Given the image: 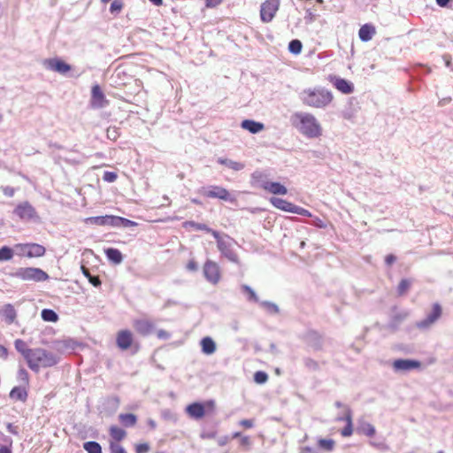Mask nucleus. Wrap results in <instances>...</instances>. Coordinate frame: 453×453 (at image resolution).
I'll return each mask as SVG.
<instances>
[{"label":"nucleus","mask_w":453,"mask_h":453,"mask_svg":"<svg viewBox=\"0 0 453 453\" xmlns=\"http://www.w3.org/2000/svg\"><path fill=\"white\" fill-rule=\"evenodd\" d=\"M290 121L295 128L309 138H317L322 134L321 126L311 113L295 112Z\"/></svg>","instance_id":"f257e3e1"},{"label":"nucleus","mask_w":453,"mask_h":453,"mask_svg":"<svg viewBox=\"0 0 453 453\" xmlns=\"http://www.w3.org/2000/svg\"><path fill=\"white\" fill-rule=\"evenodd\" d=\"M58 361L59 358L55 353L42 348H34L26 360L27 366L35 372L42 368L55 366Z\"/></svg>","instance_id":"f03ea898"},{"label":"nucleus","mask_w":453,"mask_h":453,"mask_svg":"<svg viewBox=\"0 0 453 453\" xmlns=\"http://www.w3.org/2000/svg\"><path fill=\"white\" fill-rule=\"evenodd\" d=\"M302 103L311 108H326L328 106L334 96L331 91L324 88H313L303 89L300 93Z\"/></svg>","instance_id":"7ed1b4c3"},{"label":"nucleus","mask_w":453,"mask_h":453,"mask_svg":"<svg viewBox=\"0 0 453 453\" xmlns=\"http://www.w3.org/2000/svg\"><path fill=\"white\" fill-rule=\"evenodd\" d=\"M211 235L216 239L218 250L220 251L222 256L231 262L238 263V256L233 250L234 240L227 234H220L216 230L212 232Z\"/></svg>","instance_id":"20e7f679"},{"label":"nucleus","mask_w":453,"mask_h":453,"mask_svg":"<svg viewBox=\"0 0 453 453\" xmlns=\"http://www.w3.org/2000/svg\"><path fill=\"white\" fill-rule=\"evenodd\" d=\"M215 404L213 401H207L205 403H193L186 408L187 414L195 419L203 418L207 413L213 412Z\"/></svg>","instance_id":"39448f33"},{"label":"nucleus","mask_w":453,"mask_h":453,"mask_svg":"<svg viewBox=\"0 0 453 453\" xmlns=\"http://www.w3.org/2000/svg\"><path fill=\"white\" fill-rule=\"evenodd\" d=\"M13 276L22 280L44 281L49 276L40 268L22 267L18 269Z\"/></svg>","instance_id":"423d86ee"},{"label":"nucleus","mask_w":453,"mask_h":453,"mask_svg":"<svg viewBox=\"0 0 453 453\" xmlns=\"http://www.w3.org/2000/svg\"><path fill=\"white\" fill-rule=\"evenodd\" d=\"M270 203L277 209L287 212H293L302 216H310L311 213L308 210L296 206L287 200L278 197H272Z\"/></svg>","instance_id":"0eeeda50"},{"label":"nucleus","mask_w":453,"mask_h":453,"mask_svg":"<svg viewBox=\"0 0 453 453\" xmlns=\"http://www.w3.org/2000/svg\"><path fill=\"white\" fill-rule=\"evenodd\" d=\"M280 0H265L260 7V19L264 23L271 22L280 8Z\"/></svg>","instance_id":"6e6552de"},{"label":"nucleus","mask_w":453,"mask_h":453,"mask_svg":"<svg viewBox=\"0 0 453 453\" xmlns=\"http://www.w3.org/2000/svg\"><path fill=\"white\" fill-rule=\"evenodd\" d=\"M203 274L208 281L216 285L221 278L219 265L211 260H207L203 265Z\"/></svg>","instance_id":"1a4fd4ad"},{"label":"nucleus","mask_w":453,"mask_h":453,"mask_svg":"<svg viewBox=\"0 0 453 453\" xmlns=\"http://www.w3.org/2000/svg\"><path fill=\"white\" fill-rule=\"evenodd\" d=\"M134 342V334L128 329L119 330L116 335V344L121 350H127L132 347Z\"/></svg>","instance_id":"9d476101"},{"label":"nucleus","mask_w":453,"mask_h":453,"mask_svg":"<svg viewBox=\"0 0 453 453\" xmlns=\"http://www.w3.org/2000/svg\"><path fill=\"white\" fill-rule=\"evenodd\" d=\"M44 65L48 69L60 74H65L72 70V66L69 64L58 58L46 59Z\"/></svg>","instance_id":"9b49d317"},{"label":"nucleus","mask_w":453,"mask_h":453,"mask_svg":"<svg viewBox=\"0 0 453 453\" xmlns=\"http://www.w3.org/2000/svg\"><path fill=\"white\" fill-rule=\"evenodd\" d=\"M442 314V308L440 303H435L432 306V311L426 318L418 323L419 328H427L437 321Z\"/></svg>","instance_id":"f8f14e48"},{"label":"nucleus","mask_w":453,"mask_h":453,"mask_svg":"<svg viewBox=\"0 0 453 453\" xmlns=\"http://www.w3.org/2000/svg\"><path fill=\"white\" fill-rule=\"evenodd\" d=\"M203 195L208 198H218L220 200H231L229 191L220 186H211L207 190L203 191Z\"/></svg>","instance_id":"ddd939ff"},{"label":"nucleus","mask_w":453,"mask_h":453,"mask_svg":"<svg viewBox=\"0 0 453 453\" xmlns=\"http://www.w3.org/2000/svg\"><path fill=\"white\" fill-rule=\"evenodd\" d=\"M104 92L99 85H94L91 90V106L93 108H103L108 104Z\"/></svg>","instance_id":"4468645a"},{"label":"nucleus","mask_w":453,"mask_h":453,"mask_svg":"<svg viewBox=\"0 0 453 453\" xmlns=\"http://www.w3.org/2000/svg\"><path fill=\"white\" fill-rule=\"evenodd\" d=\"M14 213L21 219H31L35 216V210L28 202H23L17 205Z\"/></svg>","instance_id":"2eb2a0df"},{"label":"nucleus","mask_w":453,"mask_h":453,"mask_svg":"<svg viewBox=\"0 0 453 453\" xmlns=\"http://www.w3.org/2000/svg\"><path fill=\"white\" fill-rule=\"evenodd\" d=\"M19 247L22 249H28L27 251V257L29 258L42 257L46 252V249L38 243H19Z\"/></svg>","instance_id":"dca6fc26"},{"label":"nucleus","mask_w":453,"mask_h":453,"mask_svg":"<svg viewBox=\"0 0 453 453\" xmlns=\"http://www.w3.org/2000/svg\"><path fill=\"white\" fill-rule=\"evenodd\" d=\"M0 318L7 325L13 324L17 318V311L14 306L11 303L4 304L0 310Z\"/></svg>","instance_id":"f3484780"},{"label":"nucleus","mask_w":453,"mask_h":453,"mask_svg":"<svg viewBox=\"0 0 453 453\" xmlns=\"http://www.w3.org/2000/svg\"><path fill=\"white\" fill-rule=\"evenodd\" d=\"M114 219L113 215H105V216H96V217H89L84 219V222L88 225H96V226H113Z\"/></svg>","instance_id":"a211bd4d"},{"label":"nucleus","mask_w":453,"mask_h":453,"mask_svg":"<svg viewBox=\"0 0 453 453\" xmlns=\"http://www.w3.org/2000/svg\"><path fill=\"white\" fill-rule=\"evenodd\" d=\"M135 331L143 336L151 334L155 328L154 324L148 319H137L134 322Z\"/></svg>","instance_id":"6ab92c4d"},{"label":"nucleus","mask_w":453,"mask_h":453,"mask_svg":"<svg viewBox=\"0 0 453 453\" xmlns=\"http://www.w3.org/2000/svg\"><path fill=\"white\" fill-rule=\"evenodd\" d=\"M338 421H344L346 426L341 430V434L343 437H349L353 434V424H352V412L349 409H347L343 417L336 418Z\"/></svg>","instance_id":"aec40b11"},{"label":"nucleus","mask_w":453,"mask_h":453,"mask_svg":"<svg viewBox=\"0 0 453 453\" xmlns=\"http://www.w3.org/2000/svg\"><path fill=\"white\" fill-rule=\"evenodd\" d=\"M264 190L273 195H286L288 193L287 188L280 182L266 181L262 185Z\"/></svg>","instance_id":"412c9836"},{"label":"nucleus","mask_w":453,"mask_h":453,"mask_svg":"<svg viewBox=\"0 0 453 453\" xmlns=\"http://www.w3.org/2000/svg\"><path fill=\"white\" fill-rule=\"evenodd\" d=\"M420 363L416 360H409V359H397L393 363V367L395 370H403L408 371L412 369H417L420 367Z\"/></svg>","instance_id":"4be33fe9"},{"label":"nucleus","mask_w":453,"mask_h":453,"mask_svg":"<svg viewBox=\"0 0 453 453\" xmlns=\"http://www.w3.org/2000/svg\"><path fill=\"white\" fill-rule=\"evenodd\" d=\"M109 434L111 436L110 442L119 443L127 437V432L116 425H112L109 427Z\"/></svg>","instance_id":"5701e85b"},{"label":"nucleus","mask_w":453,"mask_h":453,"mask_svg":"<svg viewBox=\"0 0 453 453\" xmlns=\"http://www.w3.org/2000/svg\"><path fill=\"white\" fill-rule=\"evenodd\" d=\"M27 388L25 386L14 387L10 392V398L14 401L26 402L28 396Z\"/></svg>","instance_id":"b1692460"},{"label":"nucleus","mask_w":453,"mask_h":453,"mask_svg":"<svg viewBox=\"0 0 453 453\" xmlns=\"http://www.w3.org/2000/svg\"><path fill=\"white\" fill-rule=\"evenodd\" d=\"M242 128L248 130L251 134H257L264 130L265 126L263 123L257 122L251 119H244L241 123Z\"/></svg>","instance_id":"393cba45"},{"label":"nucleus","mask_w":453,"mask_h":453,"mask_svg":"<svg viewBox=\"0 0 453 453\" xmlns=\"http://www.w3.org/2000/svg\"><path fill=\"white\" fill-rule=\"evenodd\" d=\"M200 345L203 353L206 355H211L216 351V343L212 338L209 336L203 337L200 342Z\"/></svg>","instance_id":"a878e982"},{"label":"nucleus","mask_w":453,"mask_h":453,"mask_svg":"<svg viewBox=\"0 0 453 453\" xmlns=\"http://www.w3.org/2000/svg\"><path fill=\"white\" fill-rule=\"evenodd\" d=\"M375 32V27L373 26L365 24L360 27L358 35L363 42H367L372 38Z\"/></svg>","instance_id":"bb28decb"},{"label":"nucleus","mask_w":453,"mask_h":453,"mask_svg":"<svg viewBox=\"0 0 453 453\" xmlns=\"http://www.w3.org/2000/svg\"><path fill=\"white\" fill-rule=\"evenodd\" d=\"M118 418L120 424L125 427H133L137 423V417L133 413H120Z\"/></svg>","instance_id":"cd10ccee"},{"label":"nucleus","mask_w":453,"mask_h":453,"mask_svg":"<svg viewBox=\"0 0 453 453\" xmlns=\"http://www.w3.org/2000/svg\"><path fill=\"white\" fill-rule=\"evenodd\" d=\"M334 85L339 91L343 94H350L354 89L353 85L349 81L342 78L336 79Z\"/></svg>","instance_id":"c85d7f7f"},{"label":"nucleus","mask_w":453,"mask_h":453,"mask_svg":"<svg viewBox=\"0 0 453 453\" xmlns=\"http://www.w3.org/2000/svg\"><path fill=\"white\" fill-rule=\"evenodd\" d=\"M104 253L107 258L115 265L120 264L123 260V256L118 249L108 248L104 250Z\"/></svg>","instance_id":"c756f323"},{"label":"nucleus","mask_w":453,"mask_h":453,"mask_svg":"<svg viewBox=\"0 0 453 453\" xmlns=\"http://www.w3.org/2000/svg\"><path fill=\"white\" fill-rule=\"evenodd\" d=\"M182 226H183L184 228L190 227V228H193L195 230L205 231V232H207V233H209L211 234L214 231L212 228L209 227L205 224L196 223V222L192 221V220L185 221Z\"/></svg>","instance_id":"7c9ffc66"},{"label":"nucleus","mask_w":453,"mask_h":453,"mask_svg":"<svg viewBox=\"0 0 453 453\" xmlns=\"http://www.w3.org/2000/svg\"><path fill=\"white\" fill-rule=\"evenodd\" d=\"M14 346L17 351L22 355L25 360L27 359L29 352L33 349L31 348H27V343L21 339H17L14 342Z\"/></svg>","instance_id":"2f4dec72"},{"label":"nucleus","mask_w":453,"mask_h":453,"mask_svg":"<svg viewBox=\"0 0 453 453\" xmlns=\"http://www.w3.org/2000/svg\"><path fill=\"white\" fill-rule=\"evenodd\" d=\"M317 445L320 449L331 452L334 449L335 441L333 439L320 438L318 440Z\"/></svg>","instance_id":"473e14b6"},{"label":"nucleus","mask_w":453,"mask_h":453,"mask_svg":"<svg viewBox=\"0 0 453 453\" xmlns=\"http://www.w3.org/2000/svg\"><path fill=\"white\" fill-rule=\"evenodd\" d=\"M357 432L368 437H372L375 434V428L370 423H363L358 426Z\"/></svg>","instance_id":"72a5a7b5"},{"label":"nucleus","mask_w":453,"mask_h":453,"mask_svg":"<svg viewBox=\"0 0 453 453\" xmlns=\"http://www.w3.org/2000/svg\"><path fill=\"white\" fill-rule=\"evenodd\" d=\"M81 272L84 274V276L88 280V281L94 286V287H99L101 286V280L98 276H93L91 275L89 270L82 265L81 266Z\"/></svg>","instance_id":"f704fd0d"},{"label":"nucleus","mask_w":453,"mask_h":453,"mask_svg":"<svg viewBox=\"0 0 453 453\" xmlns=\"http://www.w3.org/2000/svg\"><path fill=\"white\" fill-rule=\"evenodd\" d=\"M220 165H225L234 171H240L244 168V165L240 162L231 161L226 158H219Z\"/></svg>","instance_id":"c9c22d12"},{"label":"nucleus","mask_w":453,"mask_h":453,"mask_svg":"<svg viewBox=\"0 0 453 453\" xmlns=\"http://www.w3.org/2000/svg\"><path fill=\"white\" fill-rule=\"evenodd\" d=\"M42 319L48 322H57L58 319V314L50 309H44L42 311Z\"/></svg>","instance_id":"e433bc0d"},{"label":"nucleus","mask_w":453,"mask_h":453,"mask_svg":"<svg viewBox=\"0 0 453 453\" xmlns=\"http://www.w3.org/2000/svg\"><path fill=\"white\" fill-rule=\"evenodd\" d=\"M83 449L88 453H102V448L96 441H87L83 444Z\"/></svg>","instance_id":"4c0bfd02"},{"label":"nucleus","mask_w":453,"mask_h":453,"mask_svg":"<svg viewBox=\"0 0 453 453\" xmlns=\"http://www.w3.org/2000/svg\"><path fill=\"white\" fill-rule=\"evenodd\" d=\"M411 285V281L410 280H408V279L401 280V281L399 282V284L397 286L398 296L405 295L408 292V290L410 289Z\"/></svg>","instance_id":"58836bf2"},{"label":"nucleus","mask_w":453,"mask_h":453,"mask_svg":"<svg viewBox=\"0 0 453 453\" xmlns=\"http://www.w3.org/2000/svg\"><path fill=\"white\" fill-rule=\"evenodd\" d=\"M17 378L20 382H22L23 386H25V387L29 386V374L25 368L20 367L18 370Z\"/></svg>","instance_id":"ea45409f"},{"label":"nucleus","mask_w":453,"mask_h":453,"mask_svg":"<svg viewBox=\"0 0 453 453\" xmlns=\"http://www.w3.org/2000/svg\"><path fill=\"white\" fill-rule=\"evenodd\" d=\"M302 49H303V44H302L301 41H299L297 39L292 40L288 44V50L295 55L300 54L302 51Z\"/></svg>","instance_id":"a19ab883"},{"label":"nucleus","mask_w":453,"mask_h":453,"mask_svg":"<svg viewBox=\"0 0 453 453\" xmlns=\"http://www.w3.org/2000/svg\"><path fill=\"white\" fill-rule=\"evenodd\" d=\"M114 219H116L117 220H114L113 226H125V227H128V226H136L135 222H134L132 220H129L127 219L122 218V217L114 216Z\"/></svg>","instance_id":"79ce46f5"},{"label":"nucleus","mask_w":453,"mask_h":453,"mask_svg":"<svg viewBox=\"0 0 453 453\" xmlns=\"http://www.w3.org/2000/svg\"><path fill=\"white\" fill-rule=\"evenodd\" d=\"M13 257V251L11 248L4 246L0 249V261H7Z\"/></svg>","instance_id":"37998d69"},{"label":"nucleus","mask_w":453,"mask_h":453,"mask_svg":"<svg viewBox=\"0 0 453 453\" xmlns=\"http://www.w3.org/2000/svg\"><path fill=\"white\" fill-rule=\"evenodd\" d=\"M124 7L123 0H113L110 6V12L111 13H119Z\"/></svg>","instance_id":"c03bdc74"},{"label":"nucleus","mask_w":453,"mask_h":453,"mask_svg":"<svg viewBox=\"0 0 453 453\" xmlns=\"http://www.w3.org/2000/svg\"><path fill=\"white\" fill-rule=\"evenodd\" d=\"M268 380V375L262 371L257 372L254 374V380L258 384L265 383Z\"/></svg>","instance_id":"a18cd8bd"},{"label":"nucleus","mask_w":453,"mask_h":453,"mask_svg":"<svg viewBox=\"0 0 453 453\" xmlns=\"http://www.w3.org/2000/svg\"><path fill=\"white\" fill-rule=\"evenodd\" d=\"M110 453H127L125 449L119 444L116 442L109 443Z\"/></svg>","instance_id":"49530a36"},{"label":"nucleus","mask_w":453,"mask_h":453,"mask_svg":"<svg viewBox=\"0 0 453 453\" xmlns=\"http://www.w3.org/2000/svg\"><path fill=\"white\" fill-rule=\"evenodd\" d=\"M150 446L148 442L137 443L134 446L135 453H148Z\"/></svg>","instance_id":"de8ad7c7"},{"label":"nucleus","mask_w":453,"mask_h":453,"mask_svg":"<svg viewBox=\"0 0 453 453\" xmlns=\"http://www.w3.org/2000/svg\"><path fill=\"white\" fill-rule=\"evenodd\" d=\"M118 178V175L114 172H104L103 180L106 182H114Z\"/></svg>","instance_id":"09e8293b"},{"label":"nucleus","mask_w":453,"mask_h":453,"mask_svg":"<svg viewBox=\"0 0 453 453\" xmlns=\"http://www.w3.org/2000/svg\"><path fill=\"white\" fill-rule=\"evenodd\" d=\"M242 290L249 295V298L253 301H257V296L254 290L247 285L242 287Z\"/></svg>","instance_id":"8fccbe9b"},{"label":"nucleus","mask_w":453,"mask_h":453,"mask_svg":"<svg viewBox=\"0 0 453 453\" xmlns=\"http://www.w3.org/2000/svg\"><path fill=\"white\" fill-rule=\"evenodd\" d=\"M224 0H204L207 8H216L223 3Z\"/></svg>","instance_id":"3c124183"},{"label":"nucleus","mask_w":453,"mask_h":453,"mask_svg":"<svg viewBox=\"0 0 453 453\" xmlns=\"http://www.w3.org/2000/svg\"><path fill=\"white\" fill-rule=\"evenodd\" d=\"M240 446L248 449L250 446V438L249 436H242L240 439Z\"/></svg>","instance_id":"603ef678"},{"label":"nucleus","mask_w":453,"mask_h":453,"mask_svg":"<svg viewBox=\"0 0 453 453\" xmlns=\"http://www.w3.org/2000/svg\"><path fill=\"white\" fill-rule=\"evenodd\" d=\"M396 261V257L393 254H388L385 257V263L390 266Z\"/></svg>","instance_id":"864d4df0"},{"label":"nucleus","mask_w":453,"mask_h":453,"mask_svg":"<svg viewBox=\"0 0 453 453\" xmlns=\"http://www.w3.org/2000/svg\"><path fill=\"white\" fill-rule=\"evenodd\" d=\"M240 425L243 426L244 428H251L254 425L252 419H242L240 421Z\"/></svg>","instance_id":"5fc2aeb1"},{"label":"nucleus","mask_w":453,"mask_h":453,"mask_svg":"<svg viewBox=\"0 0 453 453\" xmlns=\"http://www.w3.org/2000/svg\"><path fill=\"white\" fill-rule=\"evenodd\" d=\"M198 268V265H197V263L191 259L188 262L187 264V269L189 270V271H196Z\"/></svg>","instance_id":"6e6d98bb"},{"label":"nucleus","mask_w":453,"mask_h":453,"mask_svg":"<svg viewBox=\"0 0 453 453\" xmlns=\"http://www.w3.org/2000/svg\"><path fill=\"white\" fill-rule=\"evenodd\" d=\"M157 334L159 339H168L170 337V334L163 329L158 330Z\"/></svg>","instance_id":"4d7b16f0"},{"label":"nucleus","mask_w":453,"mask_h":453,"mask_svg":"<svg viewBox=\"0 0 453 453\" xmlns=\"http://www.w3.org/2000/svg\"><path fill=\"white\" fill-rule=\"evenodd\" d=\"M229 441H230L229 437L228 436H225V437L219 439L218 443L220 446H224V445L227 444L229 442Z\"/></svg>","instance_id":"13d9d810"},{"label":"nucleus","mask_w":453,"mask_h":453,"mask_svg":"<svg viewBox=\"0 0 453 453\" xmlns=\"http://www.w3.org/2000/svg\"><path fill=\"white\" fill-rule=\"evenodd\" d=\"M15 248L19 251L20 256H26L27 257V251L28 249H22L19 247V243L15 245Z\"/></svg>","instance_id":"bf43d9fd"},{"label":"nucleus","mask_w":453,"mask_h":453,"mask_svg":"<svg viewBox=\"0 0 453 453\" xmlns=\"http://www.w3.org/2000/svg\"><path fill=\"white\" fill-rule=\"evenodd\" d=\"M7 430H8V432H10L12 434H17L16 426H14L12 423H9L7 425Z\"/></svg>","instance_id":"052dcab7"},{"label":"nucleus","mask_w":453,"mask_h":453,"mask_svg":"<svg viewBox=\"0 0 453 453\" xmlns=\"http://www.w3.org/2000/svg\"><path fill=\"white\" fill-rule=\"evenodd\" d=\"M300 453H316L311 447H303Z\"/></svg>","instance_id":"680f3d73"},{"label":"nucleus","mask_w":453,"mask_h":453,"mask_svg":"<svg viewBox=\"0 0 453 453\" xmlns=\"http://www.w3.org/2000/svg\"><path fill=\"white\" fill-rule=\"evenodd\" d=\"M0 453H12V450L6 446H2L0 447Z\"/></svg>","instance_id":"e2e57ef3"},{"label":"nucleus","mask_w":453,"mask_h":453,"mask_svg":"<svg viewBox=\"0 0 453 453\" xmlns=\"http://www.w3.org/2000/svg\"><path fill=\"white\" fill-rule=\"evenodd\" d=\"M150 1L157 6H161L163 4V0H150Z\"/></svg>","instance_id":"0e129e2a"},{"label":"nucleus","mask_w":453,"mask_h":453,"mask_svg":"<svg viewBox=\"0 0 453 453\" xmlns=\"http://www.w3.org/2000/svg\"><path fill=\"white\" fill-rule=\"evenodd\" d=\"M4 193L8 196H12L14 193V190H13V188H6Z\"/></svg>","instance_id":"69168bd1"},{"label":"nucleus","mask_w":453,"mask_h":453,"mask_svg":"<svg viewBox=\"0 0 453 453\" xmlns=\"http://www.w3.org/2000/svg\"><path fill=\"white\" fill-rule=\"evenodd\" d=\"M216 436V433H211V434H203L202 437L203 438H214Z\"/></svg>","instance_id":"338daca9"},{"label":"nucleus","mask_w":453,"mask_h":453,"mask_svg":"<svg viewBox=\"0 0 453 453\" xmlns=\"http://www.w3.org/2000/svg\"><path fill=\"white\" fill-rule=\"evenodd\" d=\"M0 352L3 353L4 356L7 355V349L4 346L0 345Z\"/></svg>","instance_id":"774afa93"}]
</instances>
